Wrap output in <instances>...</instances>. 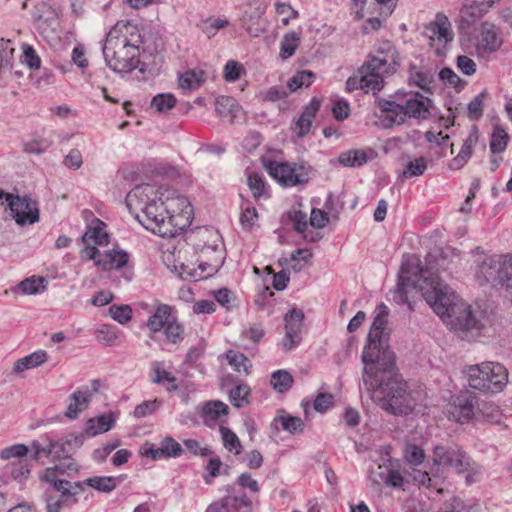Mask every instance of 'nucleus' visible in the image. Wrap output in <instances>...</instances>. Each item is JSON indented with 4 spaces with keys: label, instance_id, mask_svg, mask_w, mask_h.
I'll return each instance as SVG.
<instances>
[{
    "label": "nucleus",
    "instance_id": "obj_1",
    "mask_svg": "<svg viewBox=\"0 0 512 512\" xmlns=\"http://www.w3.org/2000/svg\"><path fill=\"white\" fill-rule=\"evenodd\" d=\"M384 309L386 306L381 305ZM388 312H379L373 319L368 343L362 353L363 382L372 399L385 411L407 415L414 409L416 399L407 390V383L394 372L395 356L387 345L385 326Z\"/></svg>",
    "mask_w": 512,
    "mask_h": 512
},
{
    "label": "nucleus",
    "instance_id": "obj_2",
    "mask_svg": "<svg viewBox=\"0 0 512 512\" xmlns=\"http://www.w3.org/2000/svg\"><path fill=\"white\" fill-rule=\"evenodd\" d=\"M419 290L427 304L451 328L459 331L479 330L480 322L471 306L460 299L437 275L429 274L419 283Z\"/></svg>",
    "mask_w": 512,
    "mask_h": 512
},
{
    "label": "nucleus",
    "instance_id": "obj_3",
    "mask_svg": "<svg viewBox=\"0 0 512 512\" xmlns=\"http://www.w3.org/2000/svg\"><path fill=\"white\" fill-rule=\"evenodd\" d=\"M376 124L384 129L402 125L407 119L426 120L431 116L432 101L420 92L397 91L390 99L377 101Z\"/></svg>",
    "mask_w": 512,
    "mask_h": 512
},
{
    "label": "nucleus",
    "instance_id": "obj_4",
    "mask_svg": "<svg viewBox=\"0 0 512 512\" xmlns=\"http://www.w3.org/2000/svg\"><path fill=\"white\" fill-rule=\"evenodd\" d=\"M126 204L130 210H141L142 215L137 214L136 219L147 230L161 237L173 235L169 209L153 185L141 184L134 187L127 194Z\"/></svg>",
    "mask_w": 512,
    "mask_h": 512
},
{
    "label": "nucleus",
    "instance_id": "obj_5",
    "mask_svg": "<svg viewBox=\"0 0 512 512\" xmlns=\"http://www.w3.org/2000/svg\"><path fill=\"white\" fill-rule=\"evenodd\" d=\"M131 27L116 23L106 35L102 51L106 65L116 73L124 74L135 70L140 56V34L128 31Z\"/></svg>",
    "mask_w": 512,
    "mask_h": 512
},
{
    "label": "nucleus",
    "instance_id": "obj_6",
    "mask_svg": "<svg viewBox=\"0 0 512 512\" xmlns=\"http://www.w3.org/2000/svg\"><path fill=\"white\" fill-rule=\"evenodd\" d=\"M467 376L471 388L488 393L502 391L508 382V371L498 362H482L470 366Z\"/></svg>",
    "mask_w": 512,
    "mask_h": 512
},
{
    "label": "nucleus",
    "instance_id": "obj_7",
    "mask_svg": "<svg viewBox=\"0 0 512 512\" xmlns=\"http://www.w3.org/2000/svg\"><path fill=\"white\" fill-rule=\"evenodd\" d=\"M399 66V52L396 46L388 40L376 43L364 62V70L371 71L383 81L386 77L396 73Z\"/></svg>",
    "mask_w": 512,
    "mask_h": 512
},
{
    "label": "nucleus",
    "instance_id": "obj_8",
    "mask_svg": "<svg viewBox=\"0 0 512 512\" xmlns=\"http://www.w3.org/2000/svg\"><path fill=\"white\" fill-rule=\"evenodd\" d=\"M265 170L283 187L305 185L310 179V167L303 164L263 159Z\"/></svg>",
    "mask_w": 512,
    "mask_h": 512
},
{
    "label": "nucleus",
    "instance_id": "obj_9",
    "mask_svg": "<svg viewBox=\"0 0 512 512\" xmlns=\"http://www.w3.org/2000/svg\"><path fill=\"white\" fill-rule=\"evenodd\" d=\"M81 440L77 437L70 439H53L51 434H45L39 440L31 443V458L39 461L42 458H51L52 460L68 458L75 447L81 445Z\"/></svg>",
    "mask_w": 512,
    "mask_h": 512
},
{
    "label": "nucleus",
    "instance_id": "obj_10",
    "mask_svg": "<svg viewBox=\"0 0 512 512\" xmlns=\"http://www.w3.org/2000/svg\"><path fill=\"white\" fill-rule=\"evenodd\" d=\"M433 464L438 467L452 468L457 473L473 470L474 462L458 445H436L433 448Z\"/></svg>",
    "mask_w": 512,
    "mask_h": 512
},
{
    "label": "nucleus",
    "instance_id": "obj_11",
    "mask_svg": "<svg viewBox=\"0 0 512 512\" xmlns=\"http://www.w3.org/2000/svg\"><path fill=\"white\" fill-rule=\"evenodd\" d=\"M6 202L15 222L24 226L39 221L38 203L27 195L7 194Z\"/></svg>",
    "mask_w": 512,
    "mask_h": 512
},
{
    "label": "nucleus",
    "instance_id": "obj_12",
    "mask_svg": "<svg viewBox=\"0 0 512 512\" xmlns=\"http://www.w3.org/2000/svg\"><path fill=\"white\" fill-rule=\"evenodd\" d=\"M227 495L219 501L210 504L206 512H250L252 501L235 485L226 488Z\"/></svg>",
    "mask_w": 512,
    "mask_h": 512
},
{
    "label": "nucleus",
    "instance_id": "obj_13",
    "mask_svg": "<svg viewBox=\"0 0 512 512\" xmlns=\"http://www.w3.org/2000/svg\"><path fill=\"white\" fill-rule=\"evenodd\" d=\"M477 399L475 394L468 391L453 396L447 410L449 419L460 424L474 420Z\"/></svg>",
    "mask_w": 512,
    "mask_h": 512
},
{
    "label": "nucleus",
    "instance_id": "obj_14",
    "mask_svg": "<svg viewBox=\"0 0 512 512\" xmlns=\"http://www.w3.org/2000/svg\"><path fill=\"white\" fill-rule=\"evenodd\" d=\"M425 273V271L417 267L413 278L411 275H408V271H406L405 266L402 265L398 282L392 291L393 302L399 306L407 305L409 310H413L409 300V293L415 288L419 289V283H422Z\"/></svg>",
    "mask_w": 512,
    "mask_h": 512
},
{
    "label": "nucleus",
    "instance_id": "obj_15",
    "mask_svg": "<svg viewBox=\"0 0 512 512\" xmlns=\"http://www.w3.org/2000/svg\"><path fill=\"white\" fill-rule=\"evenodd\" d=\"M196 412L206 427L213 429L218 426L220 430L226 423L229 407L220 400H209L199 404Z\"/></svg>",
    "mask_w": 512,
    "mask_h": 512
},
{
    "label": "nucleus",
    "instance_id": "obj_16",
    "mask_svg": "<svg viewBox=\"0 0 512 512\" xmlns=\"http://www.w3.org/2000/svg\"><path fill=\"white\" fill-rule=\"evenodd\" d=\"M284 320L286 333L282 340V346L286 351H290L296 348L301 342L304 313L300 309H292L286 314Z\"/></svg>",
    "mask_w": 512,
    "mask_h": 512
},
{
    "label": "nucleus",
    "instance_id": "obj_17",
    "mask_svg": "<svg viewBox=\"0 0 512 512\" xmlns=\"http://www.w3.org/2000/svg\"><path fill=\"white\" fill-rule=\"evenodd\" d=\"M383 87V80L378 76H375L371 71H365L364 64L359 68L355 75L349 77L346 81V88L348 91L360 89L364 93L372 92L375 94Z\"/></svg>",
    "mask_w": 512,
    "mask_h": 512
},
{
    "label": "nucleus",
    "instance_id": "obj_18",
    "mask_svg": "<svg viewBox=\"0 0 512 512\" xmlns=\"http://www.w3.org/2000/svg\"><path fill=\"white\" fill-rule=\"evenodd\" d=\"M508 254L492 255L483 260L476 272V278L480 284L496 282L500 284V277L504 262Z\"/></svg>",
    "mask_w": 512,
    "mask_h": 512
},
{
    "label": "nucleus",
    "instance_id": "obj_19",
    "mask_svg": "<svg viewBox=\"0 0 512 512\" xmlns=\"http://www.w3.org/2000/svg\"><path fill=\"white\" fill-rule=\"evenodd\" d=\"M176 309L168 304L159 303L151 312L147 320V327L151 332H160L169 322L176 318Z\"/></svg>",
    "mask_w": 512,
    "mask_h": 512
},
{
    "label": "nucleus",
    "instance_id": "obj_20",
    "mask_svg": "<svg viewBox=\"0 0 512 512\" xmlns=\"http://www.w3.org/2000/svg\"><path fill=\"white\" fill-rule=\"evenodd\" d=\"M427 31L430 32L431 45L437 41L440 45L445 46L454 38L451 23L443 14H437L435 21L427 27Z\"/></svg>",
    "mask_w": 512,
    "mask_h": 512
},
{
    "label": "nucleus",
    "instance_id": "obj_21",
    "mask_svg": "<svg viewBox=\"0 0 512 512\" xmlns=\"http://www.w3.org/2000/svg\"><path fill=\"white\" fill-rule=\"evenodd\" d=\"M255 8L252 12H245L241 18L242 26L252 37H258L265 32L266 27L262 21L266 6L255 1Z\"/></svg>",
    "mask_w": 512,
    "mask_h": 512
},
{
    "label": "nucleus",
    "instance_id": "obj_22",
    "mask_svg": "<svg viewBox=\"0 0 512 512\" xmlns=\"http://www.w3.org/2000/svg\"><path fill=\"white\" fill-rule=\"evenodd\" d=\"M502 45L494 24L484 22L478 37L477 50L485 54L496 52Z\"/></svg>",
    "mask_w": 512,
    "mask_h": 512
},
{
    "label": "nucleus",
    "instance_id": "obj_23",
    "mask_svg": "<svg viewBox=\"0 0 512 512\" xmlns=\"http://www.w3.org/2000/svg\"><path fill=\"white\" fill-rule=\"evenodd\" d=\"M319 108L320 101L317 98H312L309 104L304 107L299 118L292 124V130L298 137H304L308 134Z\"/></svg>",
    "mask_w": 512,
    "mask_h": 512
},
{
    "label": "nucleus",
    "instance_id": "obj_24",
    "mask_svg": "<svg viewBox=\"0 0 512 512\" xmlns=\"http://www.w3.org/2000/svg\"><path fill=\"white\" fill-rule=\"evenodd\" d=\"M129 254L121 249L107 250L97 260V267L104 271L119 270L127 266Z\"/></svg>",
    "mask_w": 512,
    "mask_h": 512
},
{
    "label": "nucleus",
    "instance_id": "obj_25",
    "mask_svg": "<svg viewBox=\"0 0 512 512\" xmlns=\"http://www.w3.org/2000/svg\"><path fill=\"white\" fill-rule=\"evenodd\" d=\"M31 472L27 459H18L8 462L2 469V475L6 480L12 479L18 482L26 480Z\"/></svg>",
    "mask_w": 512,
    "mask_h": 512
},
{
    "label": "nucleus",
    "instance_id": "obj_26",
    "mask_svg": "<svg viewBox=\"0 0 512 512\" xmlns=\"http://www.w3.org/2000/svg\"><path fill=\"white\" fill-rule=\"evenodd\" d=\"M475 421L499 424L502 420V412L498 406L492 402H479L477 400Z\"/></svg>",
    "mask_w": 512,
    "mask_h": 512
},
{
    "label": "nucleus",
    "instance_id": "obj_27",
    "mask_svg": "<svg viewBox=\"0 0 512 512\" xmlns=\"http://www.w3.org/2000/svg\"><path fill=\"white\" fill-rule=\"evenodd\" d=\"M48 354L45 350L39 349L33 353L18 359L13 366V372L20 374L26 370L37 368L47 362Z\"/></svg>",
    "mask_w": 512,
    "mask_h": 512
},
{
    "label": "nucleus",
    "instance_id": "obj_28",
    "mask_svg": "<svg viewBox=\"0 0 512 512\" xmlns=\"http://www.w3.org/2000/svg\"><path fill=\"white\" fill-rule=\"evenodd\" d=\"M104 228V222L100 219H94L82 236V241L85 244L106 245L109 237Z\"/></svg>",
    "mask_w": 512,
    "mask_h": 512
},
{
    "label": "nucleus",
    "instance_id": "obj_29",
    "mask_svg": "<svg viewBox=\"0 0 512 512\" xmlns=\"http://www.w3.org/2000/svg\"><path fill=\"white\" fill-rule=\"evenodd\" d=\"M56 485L57 489L54 491L60 493L57 500L66 507L72 506L77 502V494L83 489L81 482L71 483L69 481H61Z\"/></svg>",
    "mask_w": 512,
    "mask_h": 512
},
{
    "label": "nucleus",
    "instance_id": "obj_30",
    "mask_svg": "<svg viewBox=\"0 0 512 512\" xmlns=\"http://www.w3.org/2000/svg\"><path fill=\"white\" fill-rule=\"evenodd\" d=\"M206 81V72L201 68L186 70L179 76V86L183 90H196Z\"/></svg>",
    "mask_w": 512,
    "mask_h": 512
},
{
    "label": "nucleus",
    "instance_id": "obj_31",
    "mask_svg": "<svg viewBox=\"0 0 512 512\" xmlns=\"http://www.w3.org/2000/svg\"><path fill=\"white\" fill-rule=\"evenodd\" d=\"M301 42V35L299 32L291 31L286 33L280 42L279 56L282 60H287L292 57Z\"/></svg>",
    "mask_w": 512,
    "mask_h": 512
},
{
    "label": "nucleus",
    "instance_id": "obj_32",
    "mask_svg": "<svg viewBox=\"0 0 512 512\" xmlns=\"http://www.w3.org/2000/svg\"><path fill=\"white\" fill-rule=\"evenodd\" d=\"M115 423V419L111 414H103L92 418L87 422L86 431L92 436L109 431Z\"/></svg>",
    "mask_w": 512,
    "mask_h": 512
},
{
    "label": "nucleus",
    "instance_id": "obj_33",
    "mask_svg": "<svg viewBox=\"0 0 512 512\" xmlns=\"http://www.w3.org/2000/svg\"><path fill=\"white\" fill-rule=\"evenodd\" d=\"M478 136L476 132L470 133L465 139L460 152L452 160L451 167L454 169L461 168L471 157L473 146L477 143Z\"/></svg>",
    "mask_w": 512,
    "mask_h": 512
},
{
    "label": "nucleus",
    "instance_id": "obj_34",
    "mask_svg": "<svg viewBox=\"0 0 512 512\" xmlns=\"http://www.w3.org/2000/svg\"><path fill=\"white\" fill-rule=\"evenodd\" d=\"M228 364L235 372L249 374L252 367L251 361L241 352L228 350L225 353Z\"/></svg>",
    "mask_w": 512,
    "mask_h": 512
},
{
    "label": "nucleus",
    "instance_id": "obj_35",
    "mask_svg": "<svg viewBox=\"0 0 512 512\" xmlns=\"http://www.w3.org/2000/svg\"><path fill=\"white\" fill-rule=\"evenodd\" d=\"M84 483L99 492L109 493L117 487L118 479L113 476H93L87 478Z\"/></svg>",
    "mask_w": 512,
    "mask_h": 512
},
{
    "label": "nucleus",
    "instance_id": "obj_36",
    "mask_svg": "<svg viewBox=\"0 0 512 512\" xmlns=\"http://www.w3.org/2000/svg\"><path fill=\"white\" fill-rule=\"evenodd\" d=\"M229 21L224 17H209L202 20L198 27L208 37H214L220 30L229 26Z\"/></svg>",
    "mask_w": 512,
    "mask_h": 512
},
{
    "label": "nucleus",
    "instance_id": "obj_37",
    "mask_svg": "<svg viewBox=\"0 0 512 512\" xmlns=\"http://www.w3.org/2000/svg\"><path fill=\"white\" fill-rule=\"evenodd\" d=\"M219 431L225 449L236 456L240 455L242 453L243 447L239 437L226 426H221Z\"/></svg>",
    "mask_w": 512,
    "mask_h": 512
},
{
    "label": "nucleus",
    "instance_id": "obj_38",
    "mask_svg": "<svg viewBox=\"0 0 512 512\" xmlns=\"http://www.w3.org/2000/svg\"><path fill=\"white\" fill-rule=\"evenodd\" d=\"M89 394L81 390L75 391L70 396V403L67 407L66 415L69 418H76L78 413L87 407Z\"/></svg>",
    "mask_w": 512,
    "mask_h": 512
},
{
    "label": "nucleus",
    "instance_id": "obj_39",
    "mask_svg": "<svg viewBox=\"0 0 512 512\" xmlns=\"http://www.w3.org/2000/svg\"><path fill=\"white\" fill-rule=\"evenodd\" d=\"M247 183L249 186V189L252 192V195L259 199L262 197H269L268 192V186L265 182L264 177L257 173V172H251L248 174Z\"/></svg>",
    "mask_w": 512,
    "mask_h": 512
},
{
    "label": "nucleus",
    "instance_id": "obj_40",
    "mask_svg": "<svg viewBox=\"0 0 512 512\" xmlns=\"http://www.w3.org/2000/svg\"><path fill=\"white\" fill-rule=\"evenodd\" d=\"M151 172L155 176L166 179H176L180 176V169L166 161H154L149 164Z\"/></svg>",
    "mask_w": 512,
    "mask_h": 512
},
{
    "label": "nucleus",
    "instance_id": "obj_41",
    "mask_svg": "<svg viewBox=\"0 0 512 512\" xmlns=\"http://www.w3.org/2000/svg\"><path fill=\"white\" fill-rule=\"evenodd\" d=\"M293 376L286 370H277L272 373L270 383L279 393L287 392L293 384Z\"/></svg>",
    "mask_w": 512,
    "mask_h": 512
},
{
    "label": "nucleus",
    "instance_id": "obj_42",
    "mask_svg": "<svg viewBox=\"0 0 512 512\" xmlns=\"http://www.w3.org/2000/svg\"><path fill=\"white\" fill-rule=\"evenodd\" d=\"M315 79L313 72L308 70L298 71L292 78L287 82V88L289 92H295L302 87H309Z\"/></svg>",
    "mask_w": 512,
    "mask_h": 512
},
{
    "label": "nucleus",
    "instance_id": "obj_43",
    "mask_svg": "<svg viewBox=\"0 0 512 512\" xmlns=\"http://www.w3.org/2000/svg\"><path fill=\"white\" fill-rule=\"evenodd\" d=\"M368 160L367 154L364 150H349L339 155V162L343 166H361Z\"/></svg>",
    "mask_w": 512,
    "mask_h": 512
},
{
    "label": "nucleus",
    "instance_id": "obj_44",
    "mask_svg": "<svg viewBox=\"0 0 512 512\" xmlns=\"http://www.w3.org/2000/svg\"><path fill=\"white\" fill-rule=\"evenodd\" d=\"M258 220V212L256 208L249 202L245 201L241 205L240 224L243 229L250 230Z\"/></svg>",
    "mask_w": 512,
    "mask_h": 512
},
{
    "label": "nucleus",
    "instance_id": "obj_45",
    "mask_svg": "<svg viewBox=\"0 0 512 512\" xmlns=\"http://www.w3.org/2000/svg\"><path fill=\"white\" fill-rule=\"evenodd\" d=\"M240 110V106L237 101L229 96H222L216 100V112L221 117H226L231 114L232 117H236L237 112Z\"/></svg>",
    "mask_w": 512,
    "mask_h": 512
},
{
    "label": "nucleus",
    "instance_id": "obj_46",
    "mask_svg": "<svg viewBox=\"0 0 512 512\" xmlns=\"http://www.w3.org/2000/svg\"><path fill=\"white\" fill-rule=\"evenodd\" d=\"M176 98L171 93H160L155 95L150 103L152 109L157 112H166L171 110L176 105Z\"/></svg>",
    "mask_w": 512,
    "mask_h": 512
},
{
    "label": "nucleus",
    "instance_id": "obj_47",
    "mask_svg": "<svg viewBox=\"0 0 512 512\" xmlns=\"http://www.w3.org/2000/svg\"><path fill=\"white\" fill-rule=\"evenodd\" d=\"M96 339L105 346L115 345L118 340L116 327L108 324L100 325L95 331Z\"/></svg>",
    "mask_w": 512,
    "mask_h": 512
},
{
    "label": "nucleus",
    "instance_id": "obj_48",
    "mask_svg": "<svg viewBox=\"0 0 512 512\" xmlns=\"http://www.w3.org/2000/svg\"><path fill=\"white\" fill-rule=\"evenodd\" d=\"M428 166V160L425 157H418L409 161L403 170L404 178L418 177L424 174Z\"/></svg>",
    "mask_w": 512,
    "mask_h": 512
},
{
    "label": "nucleus",
    "instance_id": "obj_49",
    "mask_svg": "<svg viewBox=\"0 0 512 512\" xmlns=\"http://www.w3.org/2000/svg\"><path fill=\"white\" fill-rule=\"evenodd\" d=\"M277 420L281 424L283 430L291 434H300L304 430V422L299 417L283 414L278 416Z\"/></svg>",
    "mask_w": 512,
    "mask_h": 512
},
{
    "label": "nucleus",
    "instance_id": "obj_50",
    "mask_svg": "<svg viewBox=\"0 0 512 512\" xmlns=\"http://www.w3.org/2000/svg\"><path fill=\"white\" fill-rule=\"evenodd\" d=\"M165 337L167 341L172 344H178L184 339V326L177 320V317L174 318L169 324L163 328Z\"/></svg>",
    "mask_w": 512,
    "mask_h": 512
},
{
    "label": "nucleus",
    "instance_id": "obj_51",
    "mask_svg": "<svg viewBox=\"0 0 512 512\" xmlns=\"http://www.w3.org/2000/svg\"><path fill=\"white\" fill-rule=\"evenodd\" d=\"M440 80L457 91H461L466 86V81L462 80L451 68L444 67L439 72Z\"/></svg>",
    "mask_w": 512,
    "mask_h": 512
},
{
    "label": "nucleus",
    "instance_id": "obj_52",
    "mask_svg": "<svg viewBox=\"0 0 512 512\" xmlns=\"http://www.w3.org/2000/svg\"><path fill=\"white\" fill-rule=\"evenodd\" d=\"M161 406L162 400L154 399L144 401L134 408L133 415L137 419L145 418L155 414Z\"/></svg>",
    "mask_w": 512,
    "mask_h": 512
},
{
    "label": "nucleus",
    "instance_id": "obj_53",
    "mask_svg": "<svg viewBox=\"0 0 512 512\" xmlns=\"http://www.w3.org/2000/svg\"><path fill=\"white\" fill-rule=\"evenodd\" d=\"M160 450L162 451L164 459L177 458L181 456L183 449L174 438L165 437L160 443Z\"/></svg>",
    "mask_w": 512,
    "mask_h": 512
},
{
    "label": "nucleus",
    "instance_id": "obj_54",
    "mask_svg": "<svg viewBox=\"0 0 512 512\" xmlns=\"http://www.w3.org/2000/svg\"><path fill=\"white\" fill-rule=\"evenodd\" d=\"M245 74L243 65L235 60H228L223 68V77L227 82H236Z\"/></svg>",
    "mask_w": 512,
    "mask_h": 512
},
{
    "label": "nucleus",
    "instance_id": "obj_55",
    "mask_svg": "<svg viewBox=\"0 0 512 512\" xmlns=\"http://www.w3.org/2000/svg\"><path fill=\"white\" fill-rule=\"evenodd\" d=\"M249 394L250 388L246 384H239L230 391L229 398L235 407L241 408L248 404Z\"/></svg>",
    "mask_w": 512,
    "mask_h": 512
},
{
    "label": "nucleus",
    "instance_id": "obj_56",
    "mask_svg": "<svg viewBox=\"0 0 512 512\" xmlns=\"http://www.w3.org/2000/svg\"><path fill=\"white\" fill-rule=\"evenodd\" d=\"M404 458L410 465L418 466L424 462L425 452L420 446L409 443L405 446Z\"/></svg>",
    "mask_w": 512,
    "mask_h": 512
},
{
    "label": "nucleus",
    "instance_id": "obj_57",
    "mask_svg": "<svg viewBox=\"0 0 512 512\" xmlns=\"http://www.w3.org/2000/svg\"><path fill=\"white\" fill-rule=\"evenodd\" d=\"M29 452V448L25 444H14L9 447H5L0 452V458L3 460H18L26 459Z\"/></svg>",
    "mask_w": 512,
    "mask_h": 512
},
{
    "label": "nucleus",
    "instance_id": "obj_58",
    "mask_svg": "<svg viewBox=\"0 0 512 512\" xmlns=\"http://www.w3.org/2000/svg\"><path fill=\"white\" fill-rule=\"evenodd\" d=\"M502 273L500 277V286L505 289L507 294L512 297V255L508 254L506 261L503 263Z\"/></svg>",
    "mask_w": 512,
    "mask_h": 512
},
{
    "label": "nucleus",
    "instance_id": "obj_59",
    "mask_svg": "<svg viewBox=\"0 0 512 512\" xmlns=\"http://www.w3.org/2000/svg\"><path fill=\"white\" fill-rule=\"evenodd\" d=\"M508 143V135L502 129H495L491 136L490 141V150L492 153H501L503 152Z\"/></svg>",
    "mask_w": 512,
    "mask_h": 512
},
{
    "label": "nucleus",
    "instance_id": "obj_60",
    "mask_svg": "<svg viewBox=\"0 0 512 512\" xmlns=\"http://www.w3.org/2000/svg\"><path fill=\"white\" fill-rule=\"evenodd\" d=\"M52 143L53 141L47 138L32 139L25 143L24 151L29 154L40 155L44 153Z\"/></svg>",
    "mask_w": 512,
    "mask_h": 512
},
{
    "label": "nucleus",
    "instance_id": "obj_61",
    "mask_svg": "<svg viewBox=\"0 0 512 512\" xmlns=\"http://www.w3.org/2000/svg\"><path fill=\"white\" fill-rule=\"evenodd\" d=\"M66 470L62 465H55L53 467H48L44 470L42 475L40 476L41 481L46 482L52 485L53 490L57 489V483L64 481L63 479H58L59 474H64Z\"/></svg>",
    "mask_w": 512,
    "mask_h": 512
},
{
    "label": "nucleus",
    "instance_id": "obj_62",
    "mask_svg": "<svg viewBox=\"0 0 512 512\" xmlns=\"http://www.w3.org/2000/svg\"><path fill=\"white\" fill-rule=\"evenodd\" d=\"M109 313L120 324L128 323L132 317V309L128 305H112L109 308Z\"/></svg>",
    "mask_w": 512,
    "mask_h": 512
},
{
    "label": "nucleus",
    "instance_id": "obj_63",
    "mask_svg": "<svg viewBox=\"0 0 512 512\" xmlns=\"http://www.w3.org/2000/svg\"><path fill=\"white\" fill-rule=\"evenodd\" d=\"M22 48L23 54L21 61L30 69H39L41 65V59L36 53L35 49L28 44H23Z\"/></svg>",
    "mask_w": 512,
    "mask_h": 512
},
{
    "label": "nucleus",
    "instance_id": "obj_64",
    "mask_svg": "<svg viewBox=\"0 0 512 512\" xmlns=\"http://www.w3.org/2000/svg\"><path fill=\"white\" fill-rule=\"evenodd\" d=\"M410 82L423 90H428L432 84V76L426 71H416L410 74Z\"/></svg>",
    "mask_w": 512,
    "mask_h": 512
}]
</instances>
